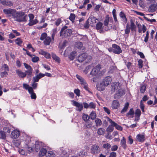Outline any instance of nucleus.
I'll return each instance as SVG.
<instances>
[{"label": "nucleus", "instance_id": "37998d69", "mask_svg": "<svg viewBox=\"0 0 157 157\" xmlns=\"http://www.w3.org/2000/svg\"><path fill=\"white\" fill-rule=\"evenodd\" d=\"M90 118L92 120H94L96 119V114L95 112H92L90 114Z\"/></svg>", "mask_w": 157, "mask_h": 157}, {"label": "nucleus", "instance_id": "9d476101", "mask_svg": "<svg viewBox=\"0 0 157 157\" xmlns=\"http://www.w3.org/2000/svg\"><path fill=\"white\" fill-rule=\"evenodd\" d=\"M112 46L113 48V52L114 53L119 54L122 52V50L118 45L114 44H112Z\"/></svg>", "mask_w": 157, "mask_h": 157}, {"label": "nucleus", "instance_id": "774afa93", "mask_svg": "<svg viewBox=\"0 0 157 157\" xmlns=\"http://www.w3.org/2000/svg\"><path fill=\"white\" fill-rule=\"evenodd\" d=\"M109 157H117L116 153L114 152H110Z\"/></svg>", "mask_w": 157, "mask_h": 157}, {"label": "nucleus", "instance_id": "e2e57ef3", "mask_svg": "<svg viewBox=\"0 0 157 157\" xmlns=\"http://www.w3.org/2000/svg\"><path fill=\"white\" fill-rule=\"evenodd\" d=\"M136 28L134 23L132 21H131L130 28L132 31L133 30Z\"/></svg>", "mask_w": 157, "mask_h": 157}, {"label": "nucleus", "instance_id": "7c9ffc66", "mask_svg": "<svg viewBox=\"0 0 157 157\" xmlns=\"http://www.w3.org/2000/svg\"><path fill=\"white\" fill-rule=\"evenodd\" d=\"M77 55V52L76 51H74L72 52L71 53L70 56H69V58L71 60H73L75 56Z\"/></svg>", "mask_w": 157, "mask_h": 157}, {"label": "nucleus", "instance_id": "4d7b16f0", "mask_svg": "<svg viewBox=\"0 0 157 157\" xmlns=\"http://www.w3.org/2000/svg\"><path fill=\"white\" fill-rule=\"evenodd\" d=\"M138 65L139 66V67L140 68H141L143 67V60L141 59H139L138 61Z\"/></svg>", "mask_w": 157, "mask_h": 157}, {"label": "nucleus", "instance_id": "09e8293b", "mask_svg": "<svg viewBox=\"0 0 157 157\" xmlns=\"http://www.w3.org/2000/svg\"><path fill=\"white\" fill-rule=\"evenodd\" d=\"M19 153L22 155H27V152L22 149H20L18 151Z\"/></svg>", "mask_w": 157, "mask_h": 157}, {"label": "nucleus", "instance_id": "8fccbe9b", "mask_svg": "<svg viewBox=\"0 0 157 157\" xmlns=\"http://www.w3.org/2000/svg\"><path fill=\"white\" fill-rule=\"evenodd\" d=\"M47 36V34L46 33H42L40 38V40H43L45 39L46 38L48 37Z\"/></svg>", "mask_w": 157, "mask_h": 157}, {"label": "nucleus", "instance_id": "39448f33", "mask_svg": "<svg viewBox=\"0 0 157 157\" xmlns=\"http://www.w3.org/2000/svg\"><path fill=\"white\" fill-rule=\"evenodd\" d=\"M3 11L4 13L6 14L7 16L9 17L11 16L13 17L16 12L15 10L11 9H5L3 10Z\"/></svg>", "mask_w": 157, "mask_h": 157}, {"label": "nucleus", "instance_id": "de8ad7c7", "mask_svg": "<svg viewBox=\"0 0 157 157\" xmlns=\"http://www.w3.org/2000/svg\"><path fill=\"white\" fill-rule=\"evenodd\" d=\"M8 75V71H1L0 73V75L2 77H4Z\"/></svg>", "mask_w": 157, "mask_h": 157}, {"label": "nucleus", "instance_id": "a878e982", "mask_svg": "<svg viewBox=\"0 0 157 157\" xmlns=\"http://www.w3.org/2000/svg\"><path fill=\"white\" fill-rule=\"evenodd\" d=\"M121 145L124 149L126 148L127 146L126 144V140L124 137L121 141Z\"/></svg>", "mask_w": 157, "mask_h": 157}, {"label": "nucleus", "instance_id": "473e14b6", "mask_svg": "<svg viewBox=\"0 0 157 157\" xmlns=\"http://www.w3.org/2000/svg\"><path fill=\"white\" fill-rule=\"evenodd\" d=\"M51 41V38L49 36H48L45 39L44 41V44L46 45H49Z\"/></svg>", "mask_w": 157, "mask_h": 157}, {"label": "nucleus", "instance_id": "2eb2a0df", "mask_svg": "<svg viewBox=\"0 0 157 157\" xmlns=\"http://www.w3.org/2000/svg\"><path fill=\"white\" fill-rule=\"evenodd\" d=\"M117 92L115 95L114 97L116 98H118L122 96L124 94V90L121 89V88L118 89Z\"/></svg>", "mask_w": 157, "mask_h": 157}, {"label": "nucleus", "instance_id": "680f3d73", "mask_svg": "<svg viewBox=\"0 0 157 157\" xmlns=\"http://www.w3.org/2000/svg\"><path fill=\"white\" fill-rule=\"evenodd\" d=\"M89 108L91 109H95L96 106V104L93 102H90L89 104Z\"/></svg>", "mask_w": 157, "mask_h": 157}, {"label": "nucleus", "instance_id": "864d4df0", "mask_svg": "<svg viewBox=\"0 0 157 157\" xmlns=\"http://www.w3.org/2000/svg\"><path fill=\"white\" fill-rule=\"evenodd\" d=\"M86 122V127L88 128H91L92 126V123L91 122L88 120Z\"/></svg>", "mask_w": 157, "mask_h": 157}, {"label": "nucleus", "instance_id": "69168bd1", "mask_svg": "<svg viewBox=\"0 0 157 157\" xmlns=\"http://www.w3.org/2000/svg\"><path fill=\"white\" fill-rule=\"evenodd\" d=\"M42 66L47 71L51 69L50 67L48 65L43 63L42 64Z\"/></svg>", "mask_w": 157, "mask_h": 157}, {"label": "nucleus", "instance_id": "338daca9", "mask_svg": "<svg viewBox=\"0 0 157 157\" xmlns=\"http://www.w3.org/2000/svg\"><path fill=\"white\" fill-rule=\"evenodd\" d=\"M135 114L136 116H140L141 115V111L140 109H137L135 112Z\"/></svg>", "mask_w": 157, "mask_h": 157}, {"label": "nucleus", "instance_id": "c756f323", "mask_svg": "<svg viewBox=\"0 0 157 157\" xmlns=\"http://www.w3.org/2000/svg\"><path fill=\"white\" fill-rule=\"evenodd\" d=\"M46 157H55V154L52 151H48L46 154Z\"/></svg>", "mask_w": 157, "mask_h": 157}, {"label": "nucleus", "instance_id": "052dcab7", "mask_svg": "<svg viewBox=\"0 0 157 157\" xmlns=\"http://www.w3.org/2000/svg\"><path fill=\"white\" fill-rule=\"evenodd\" d=\"M61 22V19L60 18H59L56 19L55 22V25L56 26H58L60 25Z\"/></svg>", "mask_w": 157, "mask_h": 157}, {"label": "nucleus", "instance_id": "3c124183", "mask_svg": "<svg viewBox=\"0 0 157 157\" xmlns=\"http://www.w3.org/2000/svg\"><path fill=\"white\" fill-rule=\"evenodd\" d=\"M23 87L26 90H28L29 92V90L31 89H33L32 87H30L27 84L24 83L23 84Z\"/></svg>", "mask_w": 157, "mask_h": 157}, {"label": "nucleus", "instance_id": "a211bd4d", "mask_svg": "<svg viewBox=\"0 0 157 157\" xmlns=\"http://www.w3.org/2000/svg\"><path fill=\"white\" fill-rule=\"evenodd\" d=\"M120 106L118 101L116 100H114L111 104V107L113 109H117Z\"/></svg>", "mask_w": 157, "mask_h": 157}, {"label": "nucleus", "instance_id": "393cba45", "mask_svg": "<svg viewBox=\"0 0 157 157\" xmlns=\"http://www.w3.org/2000/svg\"><path fill=\"white\" fill-rule=\"evenodd\" d=\"M0 71H9V67L6 64H3L2 66L1 67L0 69Z\"/></svg>", "mask_w": 157, "mask_h": 157}, {"label": "nucleus", "instance_id": "1a4fd4ad", "mask_svg": "<svg viewBox=\"0 0 157 157\" xmlns=\"http://www.w3.org/2000/svg\"><path fill=\"white\" fill-rule=\"evenodd\" d=\"M23 64L27 70L25 71V73L27 75L31 76L32 75L33 69L32 68L30 65L25 63H24Z\"/></svg>", "mask_w": 157, "mask_h": 157}, {"label": "nucleus", "instance_id": "dca6fc26", "mask_svg": "<svg viewBox=\"0 0 157 157\" xmlns=\"http://www.w3.org/2000/svg\"><path fill=\"white\" fill-rule=\"evenodd\" d=\"M87 57V54L83 53L79 55L78 57V60L79 62H81L84 60Z\"/></svg>", "mask_w": 157, "mask_h": 157}, {"label": "nucleus", "instance_id": "72a5a7b5", "mask_svg": "<svg viewBox=\"0 0 157 157\" xmlns=\"http://www.w3.org/2000/svg\"><path fill=\"white\" fill-rule=\"evenodd\" d=\"M102 26V23L99 22L97 23L96 25V28L97 30H100V33H101L102 31L101 30Z\"/></svg>", "mask_w": 157, "mask_h": 157}, {"label": "nucleus", "instance_id": "4468645a", "mask_svg": "<svg viewBox=\"0 0 157 157\" xmlns=\"http://www.w3.org/2000/svg\"><path fill=\"white\" fill-rule=\"evenodd\" d=\"M121 84L118 82H114L111 85L112 90L113 91H115L121 88Z\"/></svg>", "mask_w": 157, "mask_h": 157}, {"label": "nucleus", "instance_id": "c85d7f7f", "mask_svg": "<svg viewBox=\"0 0 157 157\" xmlns=\"http://www.w3.org/2000/svg\"><path fill=\"white\" fill-rule=\"evenodd\" d=\"M52 56L53 59L55 60L56 62L59 63H60V58L55 54L53 53H52Z\"/></svg>", "mask_w": 157, "mask_h": 157}, {"label": "nucleus", "instance_id": "4be33fe9", "mask_svg": "<svg viewBox=\"0 0 157 157\" xmlns=\"http://www.w3.org/2000/svg\"><path fill=\"white\" fill-rule=\"evenodd\" d=\"M119 16L121 18L122 21L124 23H126L127 21V19L125 14L123 12H121L119 14Z\"/></svg>", "mask_w": 157, "mask_h": 157}, {"label": "nucleus", "instance_id": "b1692460", "mask_svg": "<svg viewBox=\"0 0 157 157\" xmlns=\"http://www.w3.org/2000/svg\"><path fill=\"white\" fill-rule=\"evenodd\" d=\"M16 72L17 74L21 78H24L26 76V75H27L25 72L24 73L21 71H19V70H17L16 71Z\"/></svg>", "mask_w": 157, "mask_h": 157}, {"label": "nucleus", "instance_id": "bb28decb", "mask_svg": "<svg viewBox=\"0 0 157 157\" xmlns=\"http://www.w3.org/2000/svg\"><path fill=\"white\" fill-rule=\"evenodd\" d=\"M29 90V93L31 95V97L32 99H35L36 98V94L34 92L33 89L30 88Z\"/></svg>", "mask_w": 157, "mask_h": 157}, {"label": "nucleus", "instance_id": "6ab92c4d", "mask_svg": "<svg viewBox=\"0 0 157 157\" xmlns=\"http://www.w3.org/2000/svg\"><path fill=\"white\" fill-rule=\"evenodd\" d=\"M34 146V149L36 151H38L40 147L43 146L42 143L39 141H36L35 142V145Z\"/></svg>", "mask_w": 157, "mask_h": 157}, {"label": "nucleus", "instance_id": "423d86ee", "mask_svg": "<svg viewBox=\"0 0 157 157\" xmlns=\"http://www.w3.org/2000/svg\"><path fill=\"white\" fill-rule=\"evenodd\" d=\"M100 68L101 66L100 65H97L92 69L90 73V75H99L100 74L102 75V73L100 71Z\"/></svg>", "mask_w": 157, "mask_h": 157}, {"label": "nucleus", "instance_id": "58836bf2", "mask_svg": "<svg viewBox=\"0 0 157 157\" xmlns=\"http://www.w3.org/2000/svg\"><path fill=\"white\" fill-rule=\"evenodd\" d=\"M83 44L82 43L80 42H76L75 45V48H81Z\"/></svg>", "mask_w": 157, "mask_h": 157}, {"label": "nucleus", "instance_id": "c9c22d12", "mask_svg": "<svg viewBox=\"0 0 157 157\" xmlns=\"http://www.w3.org/2000/svg\"><path fill=\"white\" fill-rule=\"evenodd\" d=\"M47 151L45 148L41 149L39 152V155L40 156H42L47 153Z\"/></svg>", "mask_w": 157, "mask_h": 157}, {"label": "nucleus", "instance_id": "c03bdc74", "mask_svg": "<svg viewBox=\"0 0 157 157\" xmlns=\"http://www.w3.org/2000/svg\"><path fill=\"white\" fill-rule=\"evenodd\" d=\"M113 127L114 126H112L111 125H109L107 128V132H112L114 129Z\"/></svg>", "mask_w": 157, "mask_h": 157}, {"label": "nucleus", "instance_id": "ea45409f", "mask_svg": "<svg viewBox=\"0 0 157 157\" xmlns=\"http://www.w3.org/2000/svg\"><path fill=\"white\" fill-rule=\"evenodd\" d=\"M105 130L103 128H100L98 130V135H101L104 134Z\"/></svg>", "mask_w": 157, "mask_h": 157}, {"label": "nucleus", "instance_id": "a19ab883", "mask_svg": "<svg viewBox=\"0 0 157 157\" xmlns=\"http://www.w3.org/2000/svg\"><path fill=\"white\" fill-rule=\"evenodd\" d=\"M90 118V117L87 114H83L82 119L85 121H88Z\"/></svg>", "mask_w": 157, "mask_h": 157}, {"label": "nucleus", "instance_id": "f03ea898", "mask_svg": "<svg viewBox=\"0 0 157 157\" xmlns=\"http://www.w3.org/2000/svg\"><path fill=\"white\" fill-rule=\"evenodd\" d=\"M72 32V31L71 29H67V27L65 26L61 29L60 36H63L65 37L69 36L71 35Z\"/></svg>", "mask_w": 157, "mask_h": 157}, {"label": "nucleus", "instance_id": "13d9d810", "mask_svg": "<svg viewBox=\"0 0 157 157\" xmlns=\"http://www.w3.org/2000/svg\"><path fill=\"white\" fill-rule=\"evenodd\" d=\"M57 32V29H53L52 31V37L53 39L54 38V36L55 34Z\"/></svg>", "mask_w": 157, "mask_h": 157}, {"label": "nucleus", "instance_id": "ddd939ff", "mask_svg": "<svg viewBox=\"0 0 157 157\" xmlns=\"http://www.w3.org/2000/svg\"><path fill=\"white\" fill-rule=\"evenodd\" d=\"M112 81V78L110 77L107 76L104 78L102 82L105 86H107L111 83Z\"/></svg>", "mask_w": 157, "mask_h": 157}, {"label": "nucleus", "instance_id": "603ef678", "mask_svg": "<svg viewBox=\"0 0 157 157\" xmlns=\"http://www.w3.org/2000/svg\"><path fill=\"white\" fill-rule=\"evenodd\" d=\"M111 147V145L108 143H106L103 144V147L106 150L109 149Z\"/></svg>", "mask_w": 157, "mask_h": 157}, {"label": "nucleus", "instance_id": "f704fd0d", "mask_svg": "<svg viewBox=\"0 0 157 157\" xmlns=\"http://www.w3.org/2000/svg\"><path fill=\"white\" fill-rule=\"evenodd\" d=\"M2 4L3 5H6L9 6H11L13 5V3L10 1H4L1 2Z\"/></svg>", "mask_w": 157, "mask_h": 157}, {"label": "nucleus", "instance_id": "6e6d98bb", "mask_svg": "<svg viewBox=\"0 0 157 157\" xmlns=\"http://www.w3.org/2000/svg\"><path fill=\"white\" fill-rule=\"evenodd\" d=\"M134 114V112L132 108L129 111L127 114V116H128V115H133Z\"/></svg>", "mask_w": 157, "mask_h": 157}, {"label": "nucleus", "instance_id": "6e6552de", "mask_svg": "<svg viewBox=\"0 0 157 157\" xmlns=\"http://www.w3.org/2000/svg\"><path fill=\"white\" fill-rule=\"evenodd\" d=\"M107 120L112 126H114L117 130L121 131L122 128L120 126L118 125L116 123L113 121L111 119L108 117H106Z\"/></svg>", "mask_w": 157, "mask_h": 157}, {"label": "nucleus", "instance_id": "5701e85b", "mask_svg": "<svg viewBox=\"0 0 157 157\" xmlns=\"http://www.w3.org/2000/svg\"><path fill=\"white\" fill-rule=\"evenodd\" d=\"M136 139L137 141L140 142H143L145 140V137L144 135L138 134L136 136Z\"/></svg>", "mask_w": 157, "mask_h": 157}, {"label": "nucleus", "instance_id": "5fc2aeb1", "mask_svg": "<svg viewBox=\"0 0 157 157\" xmlns=\"http://www.w3.org/2000/svg\"><path fill=\"white\" fill-rule=\"evenodd\" d=\"M75 17V15L74 14L71 13L69 17V19L71 21L73 22L74 21Z\"/></svg>", "mask_w": 157, "mask_h": 157}, {"label": "nucleus", "instance_id": "cd10ccee", "mask_svg": "<svg viewBox=\"0 0 157 157\" xmlns=\"http://www.w3.org/2000/svg\"><path fill=\"white\" fill-rule=\"evenodd\" d=\"M129 105V103L128 102L126 103L124 105V107L121 110V113H124L126 112L127 110Z\"/></svg>", "mask_w": 157, "mask_h": 157}, {"label": "nucleus", "instance_id": "9b49d317", "mask_svg": "<svg viewBox=\"0 0 157 157\" xmlns=\"http://www.w3.org/2000/svg\"><path fill=\"white\" fill-rule=\"evenodd\" d=\"M88 21L91 26L94 25L95 23L98 21V20L95 17L93 16H90L88 20Z\"/></svg>", "mask_w": 157, "mask_h": 157}, {"label": "nucleus", "instance_id": "a18cd8bd", "mask_svg": "<svg viewBox=\"0 0 157 157\" xmlns=\"http://www.w3.org/2000/svg\"><path fill=\"white\" fill-rule=\"evenodd\" d=\"M86 153V151L83 150H81L78 152V155L80 156H82L85 155Z\"/></svg>", "mask_w": 157, "mask_h": 157}, {"label": "nucleus", "instance_id": "79ce46f5", "mask_svg": "<svg viewBox=\"0 0 157 157\" xmlns=\"http://www.w3.org/2000/svg\"><path fill=\"white\" fill-rule=\"evenodd\" d=\"M15 42L16 44L20 45L22 43V41L20 38H18L15 40Z\"/></svg>", "mask_w": 157, "mask_h": 157}, {"label": "nucleus", "instance_id": "7ed1b4c3", "mask_svg": "<svg viewBox=\"0 0 157 157\" xmlns=\"http://www.w3.org/2000/svg\"><path fill=\"white\" fill-rule=\"evenodd\" d=\"M76 76V78L80 82V83L81 86L86 90L90 92L89 88L88 87V84L84 79L78 75H77Z\"/></svg>", "mask_w": 157, "mask_h": 157}, {"label": "nucleus", "instance_id": "f3484780", "mask_svg": "<svg viewBox=\"0 0 157 157\" xmlns=\"http://www.w3.org/2000/svg\"><path fill=\"white\" fill-rule=\"evenodd\" d=\"M96 86L97 90L101 91L104 90L105 89V87H106L104 84L102 83V82L100 83H98L96 85Z\"/></svg>", "mask_w": 157, "mask_h": 157}, {"label": "nucleus", "instance_id": "4c0bfd02", "mask_svg": "<svg viewBox=\"0 0 157 157\" xmlns=\"http://www.w3.org/2000/svg\"><path fill=\"white\" fill-rule=\"evenodd\" d=\"M6 138V132L2 131H0V139L5 140Z\"/></svg>", "mask_w": 157, "mask_h": 157}, {"label": "nucleus", "instance_id": "0eeeda50", "mask_svg": "<svg viewBox=\"0 0 157 157\" xmlns=\"http://www.w3.org/2000/svg\"><path fill=\"white\" fill-rule=\"evenodd\" d=\"M100 151L99 147L96 144L93 145L90 147V151L92 154H98Z\"/></svg>", "mask_w": 157, "mask_h": 157}, {"label": "nucleus", "instance_id": "f8f14e48", "mask_svg": "<svg viewBox=\"0 0 157 157\" xmlns=\"http://www.w3.org/2000/svg\"><path fill=\"white\" fill-rule=\"evenodd\" d=\"M20 134V131L18 130L15 129L12 132L11 136L13 139H16L19 136Z\"/></svg>", "mask_w": 157, "mask_h": 157}, {"label": "nucleus", "instance_id": "49530a36", "mask_svg": "<svg viewBox=\"0 0 157 157\" xmlns=\"http://www.w3.org/2000/svg\"><path fill=\"white\" fill-rule=\"evenodd\" d=\"M146 90V86L145 85H142L140 88V91L142 93H144Z\"/></svg>", "mask_w": 157, "mask_h": 157}, {"label": "nucleus", "instance_id": "20e7f679", "mask_svg": "<svg viewBox=\"0 0 157 157\" xmlns=\"http://www.w3.org/2000/svg\"><path fill=\"white\" fill-rule=\"evenodd\" d=\"M71 102V104L76 107V110L80 112L82 110L83 106L82 103H79L74 100H72Z\"/></svg>", "mask_w": 157, "mask_h": 157}, {"label": "nucleus", "instance_id": "f257e3e1", "mask_svg": "<svg viewBox=\"0 0 157 157\" xmlns=\"http://www.w3.org/2000/svg\"><path fill=\"white\" fill-rule=\"evenodd\" d=\"M25 13L22 12H16L13 17L15 20L18 22L25 21L27 20V16L25 15Z\"/></svg>", "mask_w": 157, "mask_h": 157}, {"label": "nucleus", "instance_id": "bf43d9fd", "mask_svg": "<svg viewBox=\"0 0 157 157\" xmlns=\"http://www.w3.org/2000/svg\"><path fill=\"white\" fill-rule=\"evenodd\" d=\"M74 93L76 95L79 97L80 95V90L78 89H75L74 90Z\"/></svg>", "mask_w": 157, "mask_h": 157}, {"label": "nucleus", "instance_id": "aec40b11", "mask_svg": "<svg viewBox=\"0 0 157 157\" xmlns=\"http://www.w3.org/2000/svg\"><path fill=\"white\" fill-rule=\"evenodd\" d=\"M28 152L30 153L33 152L34 149V146L31 145V143H29L28 145H27L25 147Z\"/></svg>", "mask_w": 157, "mask_h": 157}, {"label": "nucleus", "instance_id": "e433bc0d", "mask_svg": "<svg viewBox=\"0 0 157 157\" xmlns=\"http://www.w3.org/2000/svg\"><path fill=\"white\" fill-rule=\"evenodd\" d=\"M95 123L97 126H100L102 124L101 120L98 118H96L95 120Z\"/></svg>", "mask_w": 157, "mask_h": 157}, {"label": "nucleus", "instance_id": "2f4dec72", "mask_svg": "<svg viewBox=\"0 0 157 157\" xmlns=\"http://www.w3.org/2000/svg\"><path fill=\"white\" fill-rule=\"evenodd\" d=\"M29 25L30 26H32L34 25H35L38 22V21L36 19H32V20H29Z\"/></svg>", "mask_w": 157, "mask_h": 157}, {"label": "nucleus", "instance_id": "412c9836", "mask_svg": "<svg viewBox=\"0 0 157 157\" xmlns=\"http://www.w3.org/2000/svg\"><path fill=\"white\" fill-rule=\"evenodd\" d=\"M62 157H68V154L67 153V150L63 147L60 149Z\"/></svg>", "mask_w": 157, "mask_h": 157}, {"label": "nucleus", "instance_id": "0e129e2a", "mask_svg": "<svg viewBox=\"0 0 157 157\" xmlns=\"http://www.w3.org/2000/svg\"><path fill=\"white\" fill-rule=\"evenodd\" d=\"M149 33L147 31L146 32V36H145L144 40V41L146 43H147L148 40V38H149Z\"/></svg>", "mask_w": 157, "mask_h": 157}]
</instances>
